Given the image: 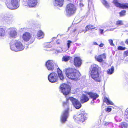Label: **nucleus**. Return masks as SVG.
I'll list each match as a JSON object with an SVG mask.
<instances>
[{"mask_svg": "<svg viewBox=\"0 0 128 128\" xmlns=\"http://www.w3.org/2000/svg\"><path fill=\"white\" fill-rule=\"evenodd\" d=\"M104 44H103L102 43L99 45V47H103V46H104Z\"/></svg>", "mask_w": 128, "mask_h": 128, "instance_id": "nucleus-42", "label": "nucleus"}, {"mask_svg": "<svg viewBox=\"0 0 128 128\" xmlns=\"http://www.w3.org/2000/svg\"><path fill=\"white\" fill-rule=\"evenodd\" d=\"M114 68L113 67H112L111 68L109 69L107 71L108 73L109 74H111L114 72Z\"/></svg>", "mask_w": 128, "mask_h": 128, "instance_id": "nucleus-30", "label": "nucleus"}, {"mask_svg": "<svg viewBox=\"0 0 128 128\" xmlns=\"http://www.w3.org/2000/svg\"><path fill=\"white\" fill-rule=\"evenodd\" d=\"M94 26L91 24L88 25L85 28L86 30V31H87L89 30L94 29L95 28Z\"/></svg>", "mask_w": 128, "mask_h": 128, "instance_id": "nucleus-28", "label": "nucleus"}, {"mask_svg": "<svg viewBox=\"0 0 128 128\" xmlns=\"http://www.w3.org/2000/svg\"><path fill=\"white\" fill-rule=\"evenodd\" d=\"M86 114L84 111L82 112L80 114H78L74 116V118L76 122H83L86 119Z\"/></svg>", "mask_w": 128, "mask_h": 128, "instance_id": "nucleus-6", "label": "nucleus"}, {"mask_svg": "<svg viewBox=\"0 0 128 128\" xmlns=\"http://www.w3.org/2000/svg\"><path fill=\"white\" fill-rule=\"evenodd\" d=\"M37 35L39 39L43 38L44 36V33L41 30H40L38 32Z\"/></svg>", "mask_w": 128, "mask_h": 128, "instance_id": "nucleus-25", "label": "nucleus"}, {"mask_svg": "<svg viewBox=\"0 0 128 128\" xmlns=\"http://www.w3.org/2000/svg\"><path fill=\"white\" fill-rule=\"evenodd\" d=\"M23 40L24 41L27 42L30 40L31 43L33 42L35 39V37H31L30 34L28 32H26L23 34L22 36Z\"/></svg>", "mask_w": 128, "mask_h": 128, "instance_id": "nucleus-11", "label": "nucleus"}, {"mask_svg": "<svg viewBox=\"0 0 128 128\" xmlns=\"http://www.w3.org/2000/svg\"><path fill=\"white\" fill-rule=\"evenodd\" d=\"M60 88L63 94L66 95L68 94L70 92V88L69 86L66 84H62L60 86Z\"/></svg>", "mask_w": 128, "mask_h": 128, "instance_id": "nucleus-9", "label": "nucleus"}, {"mask_svg": "<svg viewBox=\"0 0 128 128\" xmlns=\"http://www.w3.org/2000/svg\"><path fill=\"white\" fill-rule=\"evenodd\" d=\"M0 20L2 21L4 24H9L12 21V16L9 15H2L0 17Z\"/></svg>", "mask_w": 128, "mask_h": 128, "instance_id": "nucleus-10", "label": "nucleus"}, {"mask_svg": "<svg viewBox=\"0 0 128 128\" xmlns=\"http://www.w3.org/2000/svg\"><path fill=\"white\" fill-rule=\"evenodd\" d=\"M10 48L12 50L18 52L23 50L24 48V46L21 42L15 40L14 43L12 42L10 43Z\"/></svg>", "mask_w": 128, "mask_h": 128, "instance_id": "nucleus-4", "label": "nucleus"}, {"mask_svg": "<svg viewBox=\"0 0 128 128\" xmlns=\"http://www.w3.org/2000/svg\"><path fill=\"white\" fill-rule=\"evenodd\" d=\"M48 78L49 81L52 83L57 82L58 79L57 75L55 72L51 73L48 76Z\"/></svg>", "mask_w": 128, "mask_h": 128, "instance_id": "nucleus-13", "label": "nucleus"}, {"mask_svg": "<svg viewBox=\"0 0 128 128\" xmlns=\"http://www.w3.org/2000/svg\"><path fill=\"white\" fill-rule=\"evenodd\" d=\"M127 4V5L128 6V4Z\"/></svg>", "mask_w": 128, "mask_h": 128, "instance_id": "nucleus-50", "label": "nucleus"}, {"mask_svg": "<svg viewBox=\"0 0 128 128\" xmlns=\"http://www.w3.org/2000/svg\"><path fill=\"white\" fill-rule=\"evenodd\" d=\"M63 105L65 108L62 112L60 117V120L62 123H64L67 120L69 116V104L67 102H63Z\"/></svg>", "mask_w": 128, "mask_h": 128, "instance_id": "nucleus-3", "label": "nucleus"}, {"mask_svg": "<svg viewBox=\"0 0 128 128\" xmlns=\"http://www.w3.org/2000/svg\"><path fill=\"white\" fill-rule=\"evenodd\" d=\"M64 0H54L53 4L55 6L61 7L63 4Z\"/></svg>", "mask_w": 128, "mask_h": 128, "instance_id": "nucleus-19", "label": "nucleus"}, {"mask_svg": "<svg viewBox=\"0 0 128 128\" xmlns=\"http://www.w3.org/2000/svg\"><path fill=\"white\" fill-rule=\"evenodd\" d=\"M57 72L58 76L60 80H63L64 79V76L62 73V71L59 68L57 69Z\"/></svg>", "mask_w": 128, "mask_h": 128, "instance_id": "nucleus-24", "label": "nucleus"}, {"mask_svg": "<svg viewBox=\"0 0 128 128\" xmlns=\"http://www.w3.org/2000/svg\"><path fill=\"white\" fill-rule=\"evenodd\" d=\"M126 113H127V114H126V118H128V108L126 110Z\"/></svg>", "mask_w": 128, "mask_h": 128, "instance_id": "nucleus-41", "label": "nucleus"}, {"mask_svg": "<svg viewBox=\"0 0 128 128\" xmlns=\"http://www.w3.org/2000/svg\"><path fill=\"white\" fill-rule=\"evenodd\" d=\"M98 68V66L94 64L92 66L90 70L91 77L96 82H100L102 80L101 76L99 74Z\"/></svg>", "mask_w": 128, "mask_h": 128, "instance_id": "nucleus-2", "label": "nucleus"}, {"mask_svg": "<svg viewBox=\"0 0 128 128\" xmlns=\"http://www.w3.org/2000/svg\"><path fill=\"white\" fill-rule=\"evenodd\" d=\"M109 123H108V122H104V125L105 126H106Z\"/></svg>", "mask_w": 128, "mask_h": 128, "instance_id": "nucleus-43", "label": "nucleus"}, {"mask_svg": "<svg viewBox=\"0 0 128 128\" xmlns=\"http://www.w3.org/2000/svg\"><path fill=\"white\" fill-rule=\"evenodd\" d=\"M66 101L64 102L68 103L69 104L68 102L70 100L72 102L74 107L77 109L80 108L81 106V104L80 102L72 97H69L66 98Z\"/></svg>", "mask_w": 128, "mask_h": 128, "instance_id": "nucleus-8", "label": "nucleus"}, {"mask_svg": "<svg viewBox=\"0 0 128 128\" xmlns=\"http://www.w3.org/2000/svg\"><path fill=\"white\" fill-rule=\"evenodd\" d=\"M106 110V111L110 112L111 110L112 109L110 108H108Z\"/></svg>", "mask_w": 128, "mask_h": 128, "instance_id": "nucleus-37", "label": "nucleus"}, {"mask_svg": "<svg viewBox=\"0 0 128 128\" xmlns=\"http://www.w3.org/2000/svg\"><path fill=\"white\" fill-rule=\"evenodd\" d=\"M126 48L125 47H123L121 46H119L118 48V49L120 50H125Z\"/></svg>", "mask_w": 128, "mask_h": 128, "instance_id": "nucleus-34", "label": "nucleus"}, {"mask_svg": "<svg viewBox=\"0 0 128 128\" xmlns=\"http://www.w3.org/2000/svg\"><path fill=\"white\" fill-rule=\"evenodd\" d=\"M76 7L73 4L70 3L68 4L66 10L67 16H70L74 14L76 11Z\"/></svg>", "mask_w": 128, "mask_h": 128, "instance_id": "nucleus-7", "label": "nucleus"}, {"mask_svg": "<svg viewBox=\"0 0 128 128\" xmlns=\"http://www.w3.org/2000/svg\"><path fill=\"white\" fill-rule=\"evenodd\" d=\"M109 43L112 46H114V44L113 42V40L111 39L109 40H108Z\"/></svg>", "mask_w": 128, "mask_h": 128, "instance_id": "nucleus-35", "label": "nucleus"}, {"mask_svg": "<svg viewBox=\"0 0 128 128\" xmlns=\"http://www.w3.org/2000/svg\"><path fill=\"white\" fill-rule=\"evenodd\" d=\"M65 74L69 78L75 81L79 78L80 74L76 70L72 68L65 69Z\"/></svg>", "mask_w": 128, "mask_h": 128, "instance_id": "nucleus-1", "label": "nucleus"}, {"mask_svg": "<svg viewBox=\"0 0 128 128\" xmlns=\"http://www.w3.org/2000/svg\"><path fill=\"white\" fill-rule=\"evenodd\" d=\"M54 62L52 60H49L46 62L45 66L48 70L52 71L54 68Z\"/></svg>", "mask_w": 128, "mask_h": 128, "instance_id": "nucleus-14", "label": "nucleus"}, {"mask_svg": "<svg viewBox=\"0 0 128 128\" xmlns=\"http://www.w3.org/2000/svg\"><path fill=\"white\" fill-rule=\"evenodd\" d=\"M116 25L118 26V27L119 26H121L123 28L126 27V26L124 24L123 21L122 20H118L116 21Z\"/></svg>", "mask_w": 128, "mask_h": 128, "instance_id": "nucleus-23", "label": "nucleus"}, {"mask_svg": "<svg viewBox=\"0 0 128 128\" xmlns=\"http://www.w3.org/2000/svg\"><path fill=\"white\" fill-rule=\"evenodd\" d=\"M128 124L127 123L123 122L120 123L119 126L121 128H127Z\"/></svg>", "mask_w": 128, "mask_h": 128, "instance_id": "nucleus-27", "label": "nucleus"}, {"mask_svg": "<svg viewBox=\"0 0 128 128\" xmlns=\"http://www.w3.org/2000/svg\"><path fill=\"white\" fill-rule=\"evenodd\" d=\"M80 6H83L84 5L83 4H81V3H80Z\"/></svg>", "mask_w": 128, "mask_h": 128, "instance_id": "nucleus-48", "label": "nucleus"}, {"mask_svg": "<svg viewBox=\"0 0 128 128\" xmlns=\"http://www.w3.org/2000/svg\"><path fill=\"white\" fill-rule=\"evenodd\" d=\"M104 30L102 29H100L99 30V32L100 34H103L104 32Z\"/></svg>", "mask_w": 128, "mask_h": 128, "instance_id": "nucleus-38", "label": "nucleus"}, {"mask_svg": "<svg viewBox=\"0 0 128 128\" xmlns=\"http://www.w3.org/2000/svg\"><path fill=\"white\" fill-rule=\"evenodd\" d=\"M106 54L104 53L98 56H95V59L98 62H102L103 61V59L106 58Z\"/></svg>", "mask_w": 128, "mask_h": 128, "instance_id": "nucleus-16", "label": "nucleus"}, {"mask_svg": "<svg viewBox=\"0 0 128 128\" xmlns=\"http://www.w3.org/2000/svg\"><path fill=\"white\" fill-rule=\"evenodd\" d=\"M70 57L67 56H64L62 59V61L67 62L68 61L70 58Z\"/></svg>", "mask_w": 128, "mask_h": 128, "instance_id": "nucleus-29", "label": "nucleus"}, {"mask_svg": "<svg viewBox=\"0 0 128 128\" xmlns=\"http://www.w3.org/2000/svg\"><path fill=\"white\" fill-rule=\"evenodd\" d=\"M72 43V42L70 40H68L67 42V45L68 48V49L70 48V46L71 44Z\"/></svg>", "mask_w": 128, "mask_h": 128, "instance_id": "nucleus-33", "label": "nucleus"}, {"mask_svg": "<svg viewBox=\"0 0 128 128\" xmlns=\"http://www.w3.org/2000/svg\"><path fill=\"white\" fill-rule=\"evenodd\" d=\"M87 94L93 100H96L99 96L98 94L96 93L93 92H88L87 93Z\"/></svg>", "mask_w": 128, "mask_h": 128, "instance_id": "nucleus-18", "label": "nucleus"}, {"mask_svg": "<svg viewBox=\"0 0 128 128\" xmlns=\"http://www.w3.org/2000/svg\"><path fill=\"white\" fill-rule=\"evenodd\" d=\"M6 32L4 29L0 26V38L4 37L6 36Z\"/></svg>", "mask_w": 128, "mask_h": 128, "instance_id": "nucleus-22", "label": "nucleus"}, {"mask_svg": "<svg viewBox=\"0 0 128 128\" xmlns=\"http://www.w3.org/2000/svg\"><path fill=\"white\" fill-rule=\"evenodd\" d=\"M61 49L60 50H58L57 51L58 52V53H60V52H63V50H62V48H60Z\"/></svg>", "mask_w": 128, "mask_h": 128, "instance_id": "nucleus-40", "label": "nucleus"}, {"mask_svg": "<svg viewBox=\"0 0 128 128\" xmlns=\"http://www.w3.org/2000/svg\"><path fill=\"white\" fill-rule=\"evenodd\" d=\"M113 2L115 6L120 8H128V6L126 4H120L118 2V0H114Z\"/></svg>", "mask_w": 128, "mask_h": 128, "instance_id": "nucleus-15", "label": "nucleus"}, {"mask_svg": "<svg viewBox=\"0 0 128 128\" xmlns=\"http://www.w3.org/2000/svg\"><path fill=\"white\" fill-rule=\"evenodd\" d=\"M93 44H94L96 45H98L97 43L95 42H93Z\"/></svg>", "mask_w": 128, "mask_h": 128, "instance_id": "nucleus-44", "label": "nucleus"}, {"mask_svg": "<svg viewBox=\"0 0 128 128\" xmlns=\"http://www.w3.org/2000/svg\"><path fill=\"white\" fill-rule=\"evenodd\" d=\"M56 43L58 44H59L60 43V41L58 40L56 41Z\"/></svg>", "mask_w": 128, "mask_h": 128, "instance_id": "nucleus-45", "label": "nucleus"}, {"mask_svg": "<svg viewBox=\"0 0 128 128\" xmlns=\"http://www.w3.org/2000/svg\"><path fill=\"white\" fill-rule=\"evenodd\" d=\"M89 99V98L88 96L85 94H82L80 98V100L82 103H84L88 102Z\"/></svg>", "mask_w": 128, "mask_h": 128, "instance_id": "nucleus-20", "label": "nucleus"}, {"mask_svg": "<svg viewBox=\"0 0 128 128\" xmlns=\"http://www.w3.org/2000/svg\"><path fill=\"white\" fill-rule=\"evenodd\" d=\"M9 36L10 38H16L17 36V32L16 29L14 28H10L8 29Z\"/></svg>", "mask_w": 128, "mask_h": 128, "instance_id": "nucleus-12", "label": "nucleus"}, {"mask_svg": "<svg viewBox=\"0 0 128 128\" xmlns=\"http://www.w3.org/2000/svg\"><path fill=\"white\" fill-rule=\"evenodd\" d=\"M102 2L104 6L107 8H109V6L107 2L104 0H102Z\"/></svg>", "mask_w": 128, "mask_h": 128, "instance_id": "nucleus-31", "label": "nucleus"}, {"mask_svg": "<svg viewBox=\"0 0 128 128\" xmlns=\"http://www.w3.org/2000/svg\"><path fill=\"white\" fill-rule=\"evenodd\" d=\"M3 2L5 1V3L7 7L12 10L18 8L19 4V0H0Z\"/></svg>", "mask_w": 128, "mask_h": 128, "instance_id": "nucleus-5", "label": "nucleus"}, {"mask_svg": "<svg viewBox=\"0 0 128 128\" xmlns=\"http://www.w3.org/2000/svg\"><path fill=\"white\" fill-rule=\"evenodd\" d=\"M37 3V0H28L27 4L29 7H32L35 6Z\"/></svg>", "mask_w": 128, "mask_h": 128, "instance_id": "nucleus-21", "label": "nucleus"}, {"mask_svg": "<svg viewBox=\"0 0 128 128\" xmlns=\"http://www.w3.org/2000/svg\"><path fill=\"white\" fill-rule=\"evenodd\" d=\"M94 100H93L91 102V103L93 104L94 103Z\"/></svg>", "mask_w": 128, "mask_h": 128, "instance_id": "nucleus-49", "label": "nucleus"}, {"mask_svg": "<svg viewBox=\"0 0 128 128\" xmlns=\"http://www.w3.org/2000/svg\"><path fill=\"white\" fill-rule=\"evenodd\" d=\"M115 28H110V30L113 31L114 30Z\"/></svg>", "mask_w": 128, "mask_h": 128, "instance_id": "nucleus-46", "label": "nucleus"}, {"mask_svg": "<svg viewBox=\"0 0 128 128\" xmlns=\"http://www.w3.org/2000/svg\"><path fill=\"white\" fill-rule=\"evenodd\" d=\"M125 42L126 44H128V39L126 40Z\"/></svg>", "mask_w": 128, "mask_h": 128, "instance_id": "nucleus-47", "label": "nucleus"}, {"mask_svg": "<svg viewBox=\"0 0 128 128\" xmlns=\"http://www.w3.org/2000/svg\"><path fill=\"white\" fill-rule=\"evenodd\" d=\"M51 46L50 45H46L44 46V47L45 48H50V47Z\"/></svg>", "mask_w": 128, "mask_h": 128, "instance_id": "nucleus-39", "label": "nucleus"}, {"mask_svg": "<svg viewBox=\"0 0 128 128\" xmlns=\"http://www.w3.org/2000/svg\"><path fill=\"white\" fill-rule=\"evenodd\" d=\"M124 55L125 56H128V50L126 51H125L124 52Z\"/></svg>", "mask_w": 128, "mask_h": 128, "instance_id": "nucleus-36", "label": "nucleus"}, {"mask_svg": "<svg viewBox=\"0 0 128 128\" xmlns=\"http://www.w3.org/2000/svg\"><path fill=\"white\" fill-rule=\"evenodd\" d=\"M125 114H126V112Z\"/></svg>", "mask_w": 128, "mask_h": 128, "instance_id": "nucleus-51", "label": "nucleus"}, {"mask_svg": "<svg viewBox=\"0 0 128 128\" xmlns=\"http://www.w3.org/2000/svg\"><path fill=\"white\" fill-rule=\"evenodd\" d=\"M126 11L125 10H123L121 12H120V16H124L125 14Z\"/></svg>", "mask_w": 128, "mask_h": 128, "instance_id": "nucleus-32", "label": "nucleus"}, {"mask_svg": "<svg viewBox=\"0 0 128 128\" xmlns=\"http://www.w3.org/2000/svg\"><path fill=\"white\" fill-rule=\"evenodd\" d=\"M74 64L76 67H79L81 65V60L78 57H75L74 59Z\"/></svg>", "mask_w": 128, "mask_h": 128, "instance_id": "nucleus-17", "label": "nucleus"}, {"mask_svg": "<svg viewBox=\"0 0 128 128\" xmlns=\"http://www.w3.org/2000/svg\"><path fill=\"white\" fill-rule=\"evenodd\" d=\"M104 102H106L107 104H111L113 105V103L108 98L106 97H105L104 100Z\"/></svg>", "mask_w": 128, "mask_h": 128, "instance_id": "nucleus-26", "label": "nucleus"}]
</instances>
